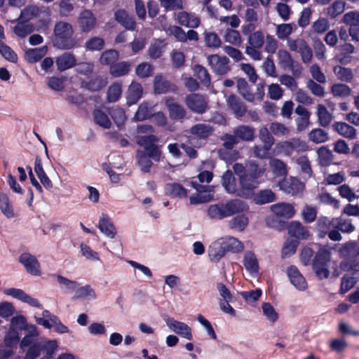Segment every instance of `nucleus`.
<instances>
[{
    "mask_svg": "<svg viewBox=\"0 0 359 359\" xmlns=\"http://www.w3.org/2000/svg\"><path fill=\"white\" fill-rule=\"evenodd\" d=\"M278 46V41L274 36L257 30L249 34L245 53L253 60L259 61L263 57L261 51L263 47L266 53L272 55L276 52Z\"/></svg>",
    "mask_w": 359,
    "mask_h": 359,
    "instance_id": "f257e3e1",
    "label": "nucleus"
},
{
    "mask_svg": "<svg viewBox=\"0 0 359 359\" xmlns=\"http://www.w3.org/2000/svg\"><path fill=\"white\" fill-rule=\"evenodd\" d=\"M265 172L264 168H261L255 161L247 162L246 175L241 176L237 196L250 198L254 195V191L260 184L259 178Z\"/></svg>",
    "mask_w": 359,
    "mask_h": 359,
    "instance_id": "f03ea898",
    "label": "nucleus"
},
{
    "mask_svg": "<svg viewBox=\"0 0 359 359\" xmlns=\"http://www.w3.org/2000/svg\"><path fill=\"white\" fill-rule=\"evenodd\" d=\"M249 210L248 203L241 199H231L225 203H217L208 206L207 215L210 219L222 220L236 214L247 212Z\"/></svg>",
    "mask_w": 359,
    "mask_h": 359,
    "instance_id": "7ed1b4c3",
    "label": "nucleus"
},
{
    "mask_svg": "<svg viewBox=\"0 0 359 359\" xmlns=\"http://www.w3.org/2000/svg\"><path fill=\"white\" fill-rule=\"evenodd\" d=\"M74 31L71 24L66 22H57L54 34L57 37L55 46L61 49H71L76 46V40L72 38Z\"/></svg>",
    "mask_w": 359,
    "mask_h": 359,
    "instance_id": "20e7f679",
    "label": "nucleus"
},
{
    "mask_svg": "<svg viewBox=\"0 0 359 359\" xmlns=\"http://www.w3.org/2000/svg\"><path fill=\"white\" fill-rule=\"evenodd\" d=\"M330 259V252L324 248H320L316 254L312 262V267L319 279L328 278L330 275V271L328 269Z\"/></svg>",
    "mask_w": 359,
    "mask_h": 359,
    "instance_id": "39448f33",
    "label": "nucleus"
},
{
    "mask_svg": "<svg viewBox=\"0 0 359 359\" xmlns=\"http://www.w3.org/2000/svg\"><path fill=\"white\" fill-rule=\"evenodd\" d=\"M223 142V148L218 151L219 156L226 162H231L238 158L239 153L236 150H233L235 145L238 144V140L233 134L225 133L221 137Z\"/></svg>",
    "mask_w": 359,
    "mask_h": 359,
    "instance_id": "423d86ee",
    "label": "nucleus"
},
{
    "mask_svg": "<svg viewBox=\"0 0 359 359\" xmlns=\"http://www.w3.org/2000/svg\"><path fill=\"white\" fill-rule=\"evenodd\" d=\"M184 102L192 112L203 114L209 109L208 97L200 93H191L185 97Z\"/></svg>",
    "mask_w": 359,
    "mask_h": 359,
    "instance_id": "0eeeda50",
    "label": "nucleus"
},
{
    "mask_svg": "<svg viewBox=\"0 0 359 359\" xmlns=\"http://www.w3.org/2000/svg\"><path fill=\"white\" fill-rule=\"evenodd\" d=\"M309 147L305 141L299 138H292L290 140L279 142L276 144L278 153L290 156L294 151L300 152L308 150Z\"/></svg>",
    "mask_w": 359,
    "mask_h": 359,
    "instance_id": "6e6552de",
    "label": "nucleus"
},
{
    "mask_svg": "<svg viewBox=\"0 0 359 359\" xmlns=\"http://www.w3.org/2000/svg\"><path fill=\"white\" fill-rule=\"evenodd\" d=\"M164 103L172 120L182 122L187 118V112L184 107L176 102L172 97H165Z\"/></svg>",
    "mask_w": 359,
    "mask_h": 359,
    "instance_id": "1a4fd4ad",
    "label": "nucleus"
},
{
    "mask_svg": "<svg viewBox=\"0 0 359 359\" xmlns=\"http://www.w3.org/2000/svg\"><path fill=\"white\" fill-rule=\"evenodd\" d=\"M207 61L212 71L218 75H224L230 71L229 60L226 56L210 55L207 56Z\"/></svg>",
    "mask_w": 359,
    "mask_h": 359,
    "instance_id": "9d476101",
    "label": "nucleus"
},
{
    "mask_svg": "<svg viewBox=\"0 0 359 359\" xmlns=\"http://www.w3.org/2000/svg\"><path fill=\"white\" fill-rule=\"evenodd\" d=\"M18 261L23 265L28 273L33 276L41 274L40 263L35 256L29 252H23L20 255Z\"/></svg>",
    "mask_w": 359,
    "mask_h": 359,
    "instance_id": "9b49d317",
    "label": "nucleus"
},
{
    "mask_svg": "<svg viewBox=\"0 0 359 359\" xmlns=\"http://www.w3.org/2000/svg\"><path fill=\"white\" fill-rule=\"evenodd\" d=\"M278 186L280 190L292 195L302 193L304 189V184L295 177L284 179L279 182Z\"/></svg>",
    "mask_w": 359,
    "mask_h": 359,
    "instance_id": "f8f14e48",
    "label": "nucleus"
},
{
    "mask_svg": "<svg viewBox=\"0 0 359 359\" xmlns=\"http://www.w3.org/2000/svg\"><path fill=\"white\" fill-rule=\"evenodd\" d=\"M167 326L175 333L188 340L192 339L191 327L184 323L168 318L166 320Z\"/></svg>",
    "mask_w": 359,
    "mask_h": 359,
    "instance_id": "ddd939ff",
    "label": "nucleus"
},
{
    "mask_svg": "<svg viewBox=\"0 0 359 359\" xmlns=\"http://www.w3.org/2000/svg\"><path fill=\"white\" fill-rule=\"evenodd\" d=\"M97 20L93 12L86 9L83 11L77 18V23L83 32H89L96 25Z\"/></svg>",
    "mask_w": 359,
    "mask_h": 359,
    "instance_id": "4468645a",
    "label": "nucleus"
},
{
    "mask_svg": "<svg viewBox=\"0 0 359 359\" xmlns=\"http://www.w3.org/2000/svg\"><path fill=\"white\" fill-rule=\"evenodd\" d=\"M287 275L291 284L298 290L304 291L307 288L305 278L295 266H290L287 269Z\"/></svg>",
    "mask_w": 359,
    "mask_h": 359,
    "instance_id": "2eb2a0df",
    "label": "nucleus"
},
{
    "mask_svg": "<svg viewBox=\"0 0 359 359\" xmlns=\"http://www.w3.org/2000/svg\"><path fill=\"white\" fill-rule=\"evenodd\" d=\"M100 231L107 237L114 238L116 234V229L107 214L102 213L100 217L98 225Z\"/></svg>",
    "mask_w": 359,
    "mask_h": 359,
    "instance_id": "dca6fc26",
    "label": "nucleus"
},
{
    "mask_svg": "<svg viewBox=\"0 0 359 359\" xmlns=\"http://www.w3.org/2000/svg\"><path fill=\"white\" fill-rule=\"evenodd\" d=\"M271 210L279 217L285 219L292 218L295 214V209L292 204L287 203H278L271 206Z\"/></svg>",
    "mask_w": 359,
    "mask_h": 359,
    "instance_id": "f3484780",
    "label": "nucleus"
},
{
    "mask_svg": "<svg viewBox=\"0 0 359 359\" xmlns=\"http://www.w3.org/2000/svg\"><path fill=\"white\" fill-rule=\"evenodd\" d=\"M142 94L143 88L142 85L137 81H133L128 86L126 93L127 104L128 105L136 104L142 97Z\"/></svg>",
    "mask_w": 359,
    "mask_h": 359,
    "instance_id": "a211bd4d",
    "label": "nucleus"
},
{
    "mask_svg": "<svg viewBox=\"0 0 359 359\" xmlns=\"http://www.w3.org/2000/svg\"><path fill=\"white\" fill-rule=\"evenodd\" d=\"M238 142H252L255 137V129L248 125H240L233 130Z\"/></svg>",
    "mask_w": 359,
    "mask_h": 359,
    "instance_id": "6ab92c4d",
    "label": "nucleus"
},
{
    "mask_svg": "<svg viewBox=\"0 0 359 359\" xmlns=\"http://www.w3.org/2000/svg\"><path fill=\"white\" fill-rule=\"evenodd\" d=\"M288 233L291 236L299 240H306L310 236L308 228L297 221L290 222L288 226Z\"/></svg>",
    "mask_w": 359,
    "mask_h": 359,
    "instance_id": "aec40b11",
    "label": "nucleus"
},
{
    "mask_svg": "<svg viewBox=\"0 0 359 359\" xmlns=\"http://www.w3.org/2000/svg\"><path fill=\"white\" fill-rule=\"evenodd\" d=\"M177 22L182 26L197 28L201 24V19L194 13L185 11L180 12L177 16Z\"/></svg>",
    "mask_w": 359,
    "mask_h": 359,
    "instance_id": "412c9836",
    "label": "nucleus"
},
{
    "mask_svg": "<svg viewBox=\"0 0 359 359\" xmlns=\"http://www.w3.org/2000/svg\"><path fill=\"white\" fill-rule=\"evenodd\" d=\"M332 127L339 135L346 139L353 140L357 136L356 129L345 122H335Z\"/></svg>",
    "mask_w": 359,
    "mask_h": 359,
    "instance_id": "4be33fe9",
    "label": "nucleus"
},
{
    "mask_svg": "<svg viewBox=\"0 0 359 359\" xmlns=\"http://www.w3.org/2000/svg\"><path fill=\"white\" fill-rule=\"evenodd\" d=\"M214 128L210 124L197 123L189 129V133L198 139L205 140L212 135Z\"/></svg>",
    "mask_w": 359,
    "mask_h": 359,
    "instance_id": "5701e85b",
    "label": "nucleus"
},
{
    "mask_svg": "<svg viewBox=\"0 0 359 359\" xmlns=\"http://www.w3.org/2000/svg\"><path fill=\"white\" fill-rule=\"evenodd\" d=\"M219 239L212 242L208 248V256L212 262H217L220 260L226 253V251Z\"/></svg>",
    "mask_w": 359,
    "mask_h": 359,
    "instance_id": "b1692460",
    "label": "nucleus"
},
{
    "mask_svg": "<svg viewBox=\"0 0 359 359\" xmlns=\"http://www.w3.org/2000/svg\"><path fill=\"white\" fill-rule=\"evenodd\" d=\"M114 18L115 20L126 29L131 31L135 30L136 22L134 18L129 15L125 10H117L114 13Z\"/></svg>",
    "mask_w": 359,
    "mask_h": 359,
    "instance_id": "393cba45",
    "label": "nucleus"
},
{
    "mask_svg": "<svg viewBox=\"0 0 359 359\" xmlns=\"http://www.w3.org/2000/svg\"><path fill=\"white\" fill-rule=\"evenodd\" d=\"M227 104L233 111L235 116L241 118L246 113L247 109L244 103L236 95H231L227 100Z\"/></svg>",
    "mask_w": 359,
    "mask_h": 359,
    "instance_id": "a878e982",
    "label": "nucleus"
},
{
    "mask_svg": "<svg viewBox=\"0 0 359 359\" xmlns=\"http://www.w3.org/2000/svg\"><path fill=\"white\" fill-rule=\"evenodd\" d=\"M154 89L157 94H164L170 91H175L176 87L161 75H156L154 79Z\"/></svg>",
    "mask_w": 359,
    "mask_h": 359,
    "instance_id": "bb28decb",
    "label": "nucleus"
},
{
    "mask_svg": "<svg viewBox=\"0 0 359 359\" xmlns=\"http://www.w3.org/2000/svg\"><path fill=\"white\" fill-rule=\"evenodd\" d=\"M132 63L129 61L115 62L109 67L110 74L115 77H121L128 74L131 70Z\"/></svg>",
    "mask_w": 359,
    "mask_h": 359,
    "instance_id": "cd10ccee",
    "label": "nucleus"
},
{
    "mask_svg": "<svg viewBox=\"0 0 359 359\" xmlns=\"http://www.w3.org/2000/svg\"><path fill=\"white\" fill-rule=\"evenodd\" d=\"M339 253L346 260L355 259L359 255V246L355 242H348L340 248Z\"/></svg>",
    "mask_w": 359,
    "mask_h": 359,
    "instance_id": "c85d7f7f",
    "label": "nucleus"
},
{
    "mask_svg": "<svg viewBox=\"0 0 359 359\" xmlns=\"http://www.w3.org/2000/svg\"><path fill=\"white\" fill-rule=\"evenodd\" d=\"M222 184L227 193L237 196L238 188L237 187L236 178L231 170H227L223 174Z\"/></svg>",
    "mask_w": 359,
    "mask_h": 359,
    "instance_id": "c756f323",
    "label": "nucleus"
},
{
    "mask_svg": "<svg viewBox=\"0 0 359 359\" xmlns=\"http://www.w3.org/2000/svg\"><path fill=\"white\" fill-rule=\"evenodd\" d=\"M276 200L275 193L269 189L259 191L253 195V201L257 205H264L272 203Z\"/></svg>",
    "mask_w": 359,
    "mask_h": 359,
    "instance_id": "7c9ffc66",
    "label": "nucleus"
},
{
    "mask_svg": "<svg viewBox=\"0 0 359 359\" xmlns=\"http://www.w3.org/2000/svg\"><path fill=\"white\" fill-rule=\"evenodd\" d=\"M319 165L323 167H328L333 163L334 155L327 147L322 146L316 151Z\"/></svg>",
    "mask_w": 359,
    "mask_h": 359,
    "instance_id": "2f4dec72",
    "label": "nucleus"
},
{
    "mask_svg": "<svg viewBox=\"0 0 359 359\" xmlns=\"http://www.w3.org/2000/svg\"><path fill=\"white\" fill-rule=\"evenodd\" d=\"M295 113L300 116L296 120L297 128L299 131H302L309 126L311 114L302 105H298L296 107Z\"/></svg>",
    "mask_w": 359,
    "mask_h": 359,
    "instance_id": "473e14b6",
    "label": "nucleus"
},
{
    "mask_svg": "<svg viewBox=\"0 0 359 359\" xmlns=\"http://www.w3.org/2000/svg\"><path fill=\"white\" fill-rule=\"evenodd\" d=\"M243 265L251 274L259 272V264L256 255L251 251H247L244 255Z\"/></svg>",
    "mask_w": 359,
    "mask_h": 359,
    "instance_id": "72a5a7b5",
    "label": "nucleus"
},
{
    "mask_svg": "<svg viewBox=\"0 0 359 359\" xmlns=\"http://www.w3.org/2000/svg\"><path fill=\"white\" fill-rule=\"evenodd\" d=\"M76 58L74 55L65 53L56 59L57 69L62 72L72 68L76 65Z\"/></svg>",
    "mask_w": 359,
    "mask_h": 359,
    "instance_id": "f704fd0d",
    "label": "nucleus"
},
{
    "mask_svg": "<svg viewBox=\"0 0 359 359\" xmlns=\"http://www.w3.org/2000/svg\"><path fill=\"white\" fill-rule=\"evenodd\" d=\"M219 240L223 243L222 244H224L226 252H239L243 250V243L233 236L220 238Z\"/></svg>",
    "mask_w": 359,
    "mask_h": 359,
    "instance_id": "c9c22d12",
    "label": "nucleus"
},
{
    "mask_svg": "<svg viewBox=\"0 0 359 359\" xmlns=\"http://www.w3.org/2000/svg\"><path fill=\"white\" fill-rule=\"evenodd\" d=\"M47 46L40 48H29L26 50L25 54V60L29 63H36L39 62L46 54Z\"/></svg>",
    "mask_w": 359,
    "mask_h": 359,
    "instance_id": "e433bc0d",
    "label": "nucleus"
},
{
    "mask_svg": "<svg viewBox=\"0 0 359 359\" xmlns=\"http://www.w3.org/2000/svg\"><path fill=\"white\" fill-rule=\"evenodd\" d=\"M165 194L172 197L186 198L188 191L179 183H168L165 187Z\"/></svg>",
    "mask_w": 359,
    "mask_h": 359,
    "instance_id": "4c0bfd02",
    "label": "nucleus"
},
{
    "mask_svg": "<svg viewBox=\"0 0 359 359\" xmlns=\"http://www.w3.org/2000/svg\"><path fill=\"white\" fill-rule=\"evenodd\" d=\"M107 83V79L102 76H95L88 81H83L82 86L91 91H98L105 87Z\"/></svg>",
    "mask_w": 359,
    "mask_h": 359,
    "instance_id": "58836bf2",
    "label": "nucleus"
},
{
    "mask_svg": "<svg viewBox=\"0 0 359 359\" xmlns=\"http://www.w3.org/2000/svg\"><path fill=\"white\" fill-rule=\"evenodd\" d=\"M0 210L7 218L15 217L14 209L7 194H0Z\"/></svg>",
    "mask_w": 359,
    "mask_h": 359,
    "instance_id": "ea45409f",
    "label": "nucleus"
},
{
    "mask_svg": "<svg viewBox=\"0 0 359 359\" xmlns=\"http://www.w3.org/2000/svg\"><path fill=\"white\" fill-rule=\"evenodd\" d=\"M137 165L141 171L144 173L149 172L153 163L149 157L147 156L145 151L137 150L136 154Z\"/></svg>",
    "mask_w": 359,
    "mask_h": 359,
    "instance_id": "a19ab883",
    "label": "nucleus"
},
{
    "mask_svg": "<svg viewBox=\"0 0 359 359\" xmlns=\"http://www.w3.org/2000/svg\"><path fill=\"white\" fill-rule=\"evenodd\" d=\"M249 223V219L245 215H240L231 218L228 222L229 227L238 231H243L247 227Z\"/></svg>",
    "mask_w": 359,
    "mask_h": 359,
    "instance_id": "79ce46f5",
    "label": "nucleus"
},
{
    "mask_svg": "<svg viewBox=\"0 0 359 359\" xmlns=\"http://www.w3.org/2000/svg\"><path fill=\"white\" fill-rule=\"evenodd\" d=\"M278 61L279 65L284 70L291 69L293 67L294 60L290 53L286 50H279L278 52Z\"/></svg>",
    "mask_w": 359,
    "mask_h": 359,
    "instance_id": "37998d69",
    "label": "nucleus"
},
{
    "mask_svg": "<svg viewBox=\"0 0 359 359\" xmlns=\"http://www.w3.org/2000/svg\"><path fill=\"white\" fill-rule=\"evenodd\" d=\"M74 292L75 299H95L97 298L95 290L89 285L78 286Z\"/></svg>",
    "mask_w": 359,
    "mask_h": 359,
    "instance_id": "c03bdc74",
    "label": "nucleus"
},
{
    "mask_svg": "<svg viewBox=\"0 0 359 359\" xmlns=\"http://www.w3.org/2000/svg\"><path fill=\"white\" fill-rule=\"evenodd\" d=\"M237 88L242 97L248 102L255 100V95L251 92L248 82L244 79H239L237 81Z\"/></svg>",
    "mask_w": 359,
    "mask_h": 359,
    "instance_id": "a18cd8bd",
    "label": "nucleus"
},
{
    "mask_svg": "<svg viewBox=\"0 0 359 359\" xmlns=\"http://www.w3.org/2000/svg\"><path fill=\"white\" fill-rule=\"evenodd\" d=\"M333 222L334 223V227L343 233H350L355 229V227L352 224L351 220L348 219L337 217L333 219Z\"/></svg>",
    "mask_w": 359,
    "mask_h": 359,
    "instance_id": "49530a36",
    "label": "nucleus"
},
{
    "mask_svg": "<svg viewBox=\"0 0 359 359\" xmlns=\"http://www.w3.org/2000/svg\"><path fill=\"white\" fill-rule=\"evenodd\" d=\"M269 165L277 177H285L287 174L286 164L280 159L273 158L269 162Z\"/></svg>",
    "mask_w": 359,
    "mask_h": 359,
    "instance_id": "de8ad7c7",
    "label": "nucleus"
},
{
    "mask_svg": "<svg viewBox=\"0 0 359 359\" xmlns=\"http://www.w3.org/2000/svg\"><path fill=\"white\" fill-rule=\"evenodd\" d=\"M57 281L60 288L68 293L75 292L76 287L79 286V283L76 281L69 280L61 275L57 276Z\"/></svg>",
    "mask_w": 359,
    "mask_h": 359,
    "instance_id": "09e8293b",
    "label": "nucleus"
},
{
    "mask_svg": "<svg viewBox=\"0 0 359 359\" xmlns=\"http://www.w3.org/2000/svg\"><path fill=\"white\" fill-rule=\"evenodd\" d=\"M317 116L319 124L323 127H326L329 126L332 119V114L323 104H318L317 106Z\"/></svg>",
    "mask_w": 359,
    "mask_h": 359,
    "instance_id": "8fccbe9b",
    "label": "nucleus"
},
{
    "mask_svg": "<svg viewBox=\"0 0 359 359\" xmlns=\"http://www.w3.org/2000/svg\"><path fill=\"white\" fill-rule=\"evenodd\" d=\"M119 57V53L114 49L104 51L100 58V63L104 65H114Z\"/></svg>",
    "mask_w": 359,
    "mask_h": 359,
    "instance_id": "3c124183",
    "label": "nucleus"
},
{
    "mask_svg": "<svg viewBox=\"0 0 359 359\" xmlns=\"http://www.w3.org/2000/svg\"><path fill=\"white\" fill-rule=\"evenodd\" d=\"M205 46L211 48H218L222 45V40L219 36L212 32H205L203 33Z\"/></svg>",
    "mask_w": 359,
    "mask_h": 359,
    "instance_id": "603ef678",
    "label": "nucleus"
},
{
    "mask_svg": "<svg viewBox=\"0 0 359 359\" xmlns=\"http://www.w3.org/2000/svg\"><path fill=\"white\" fill-rule=\"evenodd\" d=\"M194 72L195 76L201 81L205 86H208L210 84V76L208 70L200 65H196L194 67Z\"/></svg>",
    "mask_w": 359,
    "mask_h": 359,
    "instance_id": "864d4df0",
    "label": "nucleus"
},
{
    "mask_svg": "<svg viewBox=\"0 0 359 359\" xmlns=\"http://www.w3.org/2000/svg\"><path fill=\"white\" fill-rule=\"evenodd\" d=\"M122 93V85L121 83H114L111 84L107 91V100L109 102H116L121 97Z\"/></svg>",
    "mask_w": 359,
    "mask_h": 359,
    "instance_id": "5fc2aeb1",
    "label": "nucleus"
},
{
    "mask_svg": "<svg viewBox=\"0 0 359 359\" xmlns=\"http://www.w3.org/2000/svg\"><path fill=\"white\" fill-rule=\"evenodd\" d=\"M94 121L96 124L104 128H109L111 123L108 116L100 109H95L93 111Z\"/></svg>",
    "mask_w": 359,
    "mask_h": 359,
    "instance_id": "6e6d98bb",
    "label": "nucleus"
},
{
    "mask_svg": "<svg viewBox=\"0 0 359 359\" xmlns=\"http://www.w3.org/2000/svg\"><path fill=\"white\" fill-rule=\"evenodd\" d=\"M153 73V66L146 62L139 64L135 69L136 75L141 79L150 77L152 76Z\"/></svg>",
    "mask_w": 359,
    "mask_h": 359,
    "instance_id": "4d7b16f0",
    "label": "nucleus"
},
{
    "mask_svg": "<svg viewBox=\"0 0 359 359\" xmlns=\"http://www.w3.org/2000/svg\"><path fill=\"white\" fill-rule=\"evenodd\" d=\"M262 309L264 316L272 323H276L278 319V314L273 306L269 302H264L262 304Z\"/></svg>",
    "mask_w": 359,
    "mask_h": 359,
    "instance_id": "13d9d810",
    "label": "nucleus"
},
{
    "mask_svg": "<svg viewBox=\"0 0 359 359\" xmlns=\"http://www.w3.org/2000/svg\"><path fill=\"white\" fill-rule=\"evenodd\" d=\"M309 138L314 143L320 144L325 142L328 140V134L325 130L316 128L312 130L309 135Z\"/></svg>",
    "mask_w": 359,
    "mask_h": 359,
    "instance_id": "bf43d9fd",
    "label": "nucleus"
},
{
    "mask_svg": "<svg viewBox=\"0 0 359 359\" xmlns=\"http://www.w3.org/2000/svg\"><path fill=\"white\" fill-rule=\"evenodd\" d=\"M330 226V219L326 217H320L316 224L318 237L320 238H325V236L328 233Z\"/></svg>",
    "mask_w": 359,
    "mask_h": 359,
    "instance_id": "052dcab7",
    "label": "nucleus"
},
{
    "mask_svg": "<svg viewBox=\"0 0 359 359\" xmlns=\"http://www.w3.org/2000/svg\"><path fill=\"white\" fill-rule=\"evenodd\" d=\"M109 114L118 127L123 125L126 120L125 111L122 108L114 107L110 109Z\"/></svg>",
    "mask_w": 359,
    "mask_h": 359,
    "instance_id": "680f3d73",
    "label": "nucleus"
},
{
    "mask_svg": "<svg viewBox=\"0 0 359 359\" xmlns=\"http://www.w3.org/2000/svg\"><path fill=\"white\" fill-rule=\"evenodd\" d=\"M344 8L345 2L342 0H337L327 8V14L332 18H335L344 12Z\"/></svg>",
    "mask_w": 359,
    "mask_h": 359,
    "instance_id": "e2e57ef3",
    "label": "nucleus"
},
{
    "mask_svg": "<svg viewBox=\"0 0 359 359\" xmlns=\"http://www.w3.org/2000/svg\"><path fill=\"white\" fill-rule=\"evenodd\" d=\"M333 71L337 77L342 81H349L353 78L352 71L348 68L337 65L334 67Z\"/></svg>",
    "mask_w": 359,
    "mask_h": 359,
    "instance_id": "0e129e2a",
    "label": "nucleus"
},
{
    "mask_svg": "<svg viewBox=\"0 0 359 359\" xmlns=\"http://www.w3.org/2000/svg\"><path fill=\"white\" fill-rule=\"evenodd\" d=\"M43 350V342L36 341L34 342L27 349L25 355V359H36L38 358Z\"/></svg>",
    "mask_w": 359,
    "mask_h": 359,
    "instance_id": "69168bd1",
    "label": "nucleus"
},
{
    "mask_svg": "<svg viewBox=\"0 0 359 359\" xmlns=\"http://www.w3.org/2000/svg\"><path fill=\"white\" fill-rule=\"evenodd\" d=\"M342 22L349 27L359 25V11H353L345 13Z\"/></svg>",
    "mask_w": 359,
    "mask_h": 359,
    "instance_id": "338daca9",
    "label": "nucleus"
},
{
    "mask_svg": "<svg viewBox=\"0 0 359 359\" xmlns=\"http://www.w3.org/2000/svg\"><path fill=\"white\" fill-rule=\"evenodd\" d=\"M339 267L344 271H351L353 274H358L359 273V260L342 261L339 264Z\"/></svg>",
    "mask_w": 359,
    "mask_h": 359,
    "instance_id": "774afa93",
    "label": "nucleus"
}]
</instances>
